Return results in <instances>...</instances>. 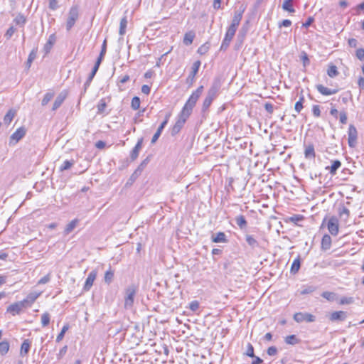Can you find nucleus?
Wrapping results in <instances>:
<instances>
[{"mask_svg": "<svg viewBox=\"0 0 364 364\" xmlns=\"http://www.w3.org/2000/svg\"><path fill=\"white\" fill-rule=\"evenodd\" d=\"M220 87V83L218 80H215L208 91L207 95L203 103V110L205 111L209 108L213 100L217 97Z\"/></svg>", "mask_w": 364, "mask_h": 364, "instance_id": "1", "label": "nucleus"}, {"mask_svg": "<svg viewBox=\"0 0 364 364\" xmlns=\"http://www.w3.org/2000/svg\"><path fill=\"white\" fill-rule=\"evenodd\" d=\"M138 291V287L135 284L129 285L124 290V307L131 309L134 302V297Z\"/></svg>", "mask_w": 364, "mask_h": 364, "instance_id": "2", "label": "nucleus"}, {"mask_svg": "<svg viewBox=\"0 0 364 364\" xmlns=\"http://www.w3.org/2000/svg\"><path fill=\"white\" fill-rule=\"evenodd\" d=\"M79 18V9L77 6H73L70 8L68 17L66 22V29L70 31L75 25L76 21Z\"/></svg>", "mask_w": 364, "mask_h": 364, "instance_id": "3", "label": "nucleus"}, {"mask_svg": "<svg viewBox=\"0 0 364 364\" xmlns=\"http://www.w3.org/2000/svg\"><path fill=\"white\" fill-rule=\"evenodd\" d=\"M188 117H189L184 115V114L181 112L179 113L178 119L171 130V134L172 136H175L180 132Z\"/></svg>", "mask_w": 364, "mask_h": 364, "instance_id": "4", "label": "nucleus"}, {"mask_svg": "<svg viewBox=\"0 0 364 364\" xmlns=\"http://www.w3.org/2000/svg\"><path fill=\"white\" fill-rule=\"evenodd\" d=\"M198 100V97H197L194 95L191 94V96L189 97L188 100L186 101V104L184 105L183 107L182 108L181 112L184 114V115L190 117V115L192 113L193 109L195 107Z\"/></svg>", "mask_w": 364, "mask_h": 364, "instance_id": "5", "label": "nucleus"}, {"mask_svg": "<svg viewBox=\"0 0 364 364\" xmlns=\"http://www.w3.org/2000/svg\"><path fill=\"white\" fill-rule=\"evenodd\" d=\"M294 319L297 323H301L303 321L314 322L315 321V316L309 313L298 312L294 315Z\"/></svg>", "mask_w": 364, "mask_h": 364, "instance_id": "6", "label": "nucleus"}, {"mask_svg": "<svg viewBox=\"0 0 364 364\" xmlns=\"http://www.w3.org/2000/svg\"><path fill=\"white\" fill-rule=\"evenodd\" d=\"M348 142L350 147H354L357 142L358 132L356 128L350 124L348 132Z\"/></svg>", "mask_w": 364, "mask_h": 364, "instance_id": "7", "label": "nucleus"}, {"mask_svg": "<svg viewBox=\"0 0 364 364\" xmlns=\"http://www.w3.org/2000/svg\"><path fill=\"white\" fill-rule=\"evenodd\" d=\"M338 227L339 225L338 219L336 217H331L327 223V228L329 232L333 236L337 235L339 230Z\"/></svg>", "mask_w": 364, "mask_h": 364, "instance_id": "8", "label": "nucleus"}, {"mask_svg": "<svg viewBox=\"0 0 364 364\" xmlns=\"http://www.w3.org/2000/svg\"><path fill=\"white\" fill-rule=\"evenodd\" d=\"M24 303L21 301L18 302L14 303L7 307V312L11 314L13 316L19 314L23 308H26Z\"/></svg>", "mask_w": 364, "mask_h": 364, "instance_id": "9", "label": "nucleus"}, {"mask_svg": "<svg viewBox=\"0 0 364 364\" xmlns=\"http://www.w3.org/2000/svg\"><path fill=\"white\" fill-rule=\"evenodd\" d=\"M97 272L96 270H92L89 273L83 287V290L85 291H88L91 289L97 277Z\"/></svg>", "mask_w": 364, "mask_h": 364, "instance_id": "10", "label": "nucleus"}, {"mask_svg": "<svg viewBox=\"0 0 364 364\" xmlns=\"http://www.w3.org/2000/svg\"><path fill=\"white\" fill-rule=\"evenodd\" d=\"M245 8H242L240 10L236 11L235 12L234 16L232 18V22H231V24L230 25V26L237 29V27L242 20V14L245 11Z\"/></svg>", "mask_w": 364, "mask_h": 364, "instance_id": "11", "label": "nucleus"}, {"mask_svg": "<svg viewBox=\"0 0 364 364\" xmlns=\"http://www.w3.org/2000/svg\"><path fill=\"white\" fill-rule=\"evenodd\" d=\"M200 64H201V63L200 60H196V62L193 63L192 68H191V71L188 77H187L188 82H190L191 84L193 83V82L195 80V77L198 72Z\"/></svg>", "mask_w": 364, "mask_h": 364, "instance_id": "12", "label": "nucleus"}, {"mask_svg": "<svg viewBox=\"0 0 364 364\" xmlns=\"http://www.w3.org/2000/svg\"><path fill=\"white\" fill-rule=\"evenodd\" d=\"M26 129L23 127L18 128L10 136L11 141H15L17 143L21 140L26 134Z\"/></svg>", "mask_w": 364, "mask_h": 364, "instance_id": "13", "label": "nucleus"}, {"mask_svg": "<svg viewBox=\"0 0 364 364\" xmlns=\"http://www.w3.org/2000/svg\"><path fill=\"white\" fill-rule=\"evenodd\" d=\"M348 317V313L343 311H334L330 316L331 321H343Z\"/></svg>", "mask_w": 364, "mask_h": 364, "instance_id": "14", "label": "nucleus"}, {"mask_svg": "<svg viewBox=\"0 0 364 364\" xmlns=\"http://www.w3.org/2000/svg\"><path fill=\"white\" fill-rule=\"evenodd\" d=\"M67 95H68L67 91L63 90L57 96V97L55 98V102L53 105V107H52L53 111H55L57 109H58L61 106V105L63 104V102L67 97Z\"/></svg>", "mask_w": 364, "mask_h": 364, "instance_id": "15", "label": "nucleus"}, {"mask_svg": "<svg viewBox=\"0 0 364 364\" xmlns=\"http://www.w3.org/2000/svg\"><path fill=\"white\" fill-rule=\"evenodd\" d=\"M316 89L321 95L325 96L331 95L333 94H336L338 92V90L336 89H329L328 87H326L323 85H317Z\"/></svg>", "mask_w": 364, "mask_h": 364, "instance_id": "16", "label": "nucleus"}, {"mask_svg": "<svg viewBox=\"0 0 364 364\" xmlns=\"http://www.w3.org/2000/svg\"><path fill=\"white\" fill-rule=\"evenodd\" d=\"M41 295V293L31 292L26 296V299L22 300L26 306H30Z\"/></svg>", "mask_w": 364, "mask_h": 364, "instance_id": "17", "label": "nucleus"}, {"mask_svg": "<svg viewBox=\"0 0 364 364\" xmlns=\"http://www.w3.org/2000/svg\"><path fill=\"white\" fill-rule=\"evenodd\" d=\"M142 143H143V138L139 139L136 144L133 148V149L130 154V157H131L132 160L134 161L138 157L139 151L142 146Z\"/></svg>", "mask_w": 364, "mask_h": 364, "instance_id": "18", "label": "nucleus"}, {"mask_svg": "<svg viewBox=\"0 0 364 364\" xmlns=\"http://www.w3.org/2000/svg\"><path fill=\"white\" fill-rule=\"evenodd\" d=\"M56 41V36L55 33H53L50 35L48 40L47 43L44 46V50L46 53H48L50 52V49L52 48L53 46Z\"/></svg>", "mask_w": 364, "mask_h": 364, "instance_id": "19", "label": "nucleus"}, {"mask_svg": "<svg viewBox=\"0 0 364 364\" xmlns=\"http://www.w3.org/2000/svg\"><path fill=\"white\" fill-rule=\"evenodd\" d=\"M195 36L196 34L194 31H190L188 32H186L184 35L183 43L186 46H190L193 43Z\"/></svg>", "mask_w": 364, "mask_h": 364, "instance_id": "20", "label": "nucleus"}, {"mask_svg": "<svg viewBox=\"0 0 364 364\" xmlns=\"http://www.w3.org/2000/svg\"><path fill=\"white\" fill-rule=\"evenodd\" d=\"M212 241L215 243L227 242L228 239L226 235L223 232H218L215 236H212Z\"/></svg>", "mask_w": 364, "mask_h": 364, "instance_id": "21", "label": "nucleus"}, {"mask_svg": "<svg viewBox=\"0 0 364 364\" xmlns=\"http://www.w3.org/2000/svg\"><path fill=\"white\" fill-rule=\"evenodd\" d=\"M331 246V237L328 235H324L321 240V248L323 250H329Z\"/></svg>", "mask_w": 364, "mask_h": 364, "instance_id": "22", "label": "nucleus"}, {"mask_svg": "<svg viewBox=\"0 0 364 364\" xmlns=\"http://www.w3.org/2000/svg\"><path fill=\"white\" fill-rule=\"evenodd\" d=\"M304 156L306 159H314L315 158V151L314 146L313 144H309L305 148Z\"/></svg>", "mask_w": 364, "mask_h": 364, "instance_id": "23", "label": "nucleus"}, {"mask_svg": "<svg viewBox=\"0 0 364 364\" xmlns=\"http://www.w3.org/2000/svg\"><path fill=\"white\" fill-rule=\"evenodd\" d=\"M301 266V259L300 257L298 256L295 258L291 264L290 272L291 274H295L299 270Z\"/></svg>", "mask_w": 364, "mask_h": 364, "instance_id": "24", "label": "nucleus"}, {"mask_svg": "<svg viewBox=\"0 0 364 364\" xmlns=\"http://www.w3.org/2000/svg\"><path fill=\"white\" fill-rule=\"evenodd\" d=\"M16 114V110L11 109H9L4 117V122L5 124L9 125Z\"/></svg>", "mask_w": 364, "mask_h": 364, "instance_id": "25", "label": "nucleus"}, {"mask_svg": "<svg viewBox=\"0 0 364 364\" xmlns=\"http://www.w3.org/2000/svg\"><path fill=\"white\" fill-rule=\"evenodd\" d=\"M235 222L241 230H245L247 228V222L244 215H240L235 218Z\"/></svg>", "mask_w": 364, "mask_h": 364, "instance_id": "26", "label": "nucleus"}, {"mask_svg": "<svg viewBox=\"0 0 364 364\" xmlns=\"http://www.w3.org/2000/svg\"><path fill=\"white\" fill-rule=\"evenodd\" d=\"M114 272L112 269V267H109V269L107 271H106V272L105 274V277H104L105 282L107 284H111L114 279Z\"/></svg>", "mask_w": 364, "mask_h": 364, "instance_id": "27", "label": "nucleus"}, {"mask_svg": "<svg viewBox=\"0 0 364 364\" xmlns=\"http://www.w3.org/2000/svg\"><path fill=\"white\" fill-rule=\"evenodd\" d=\"M341 166V162L339 160H335L333 161L332 165L331 166H327L326 169L329 170L330 173L334 175Z\"/></svg>", "mask_w": 364, "mask_h": 364, "instance_id": "28", "label": "nucleus"}, {"mask_svg": "<svg viewBox=\"0 0 364 364\" xmlns=\"http://www.w3.org/2000/svg\"><path fill=\"white\" fill-rule=\"evenodd\" d=\"M78 223L79 220L77 219H74L72 221H70L65 228V235H68L70 232H71L75 228Z\"/></svg>", "mask_w": 364, "mask_h": 364, "instance_id": "29", "label": "nucleus"}, {"mask_svg": "<svg viewBox=\"0 0 364 364\" xmlns=\"http://www.w3.org/2000/svg\"><path fill=\"white\" fill-rule=\"evenodd\" d=\"M127 23H128L127 17L125 16L120 21L119 29V33L120 36H123L125 34Z\"/></svg>", "mask_w": 364, "mask_h": 364, "instance_id": "30", "label": "nucleus"}, {"mask_svg": "<svg viewBox=\"0 0 364 364\" xmlns=\"http://www.w3.org/2000/svg\"><path fill=\"white\" fill-rule=\"evenodd\" d=\"M282 9L290 13H294L295 9L293 6V0H284L282 4Z\"/></svg>", "mask_w": 364, "mask_h": 364, "instance_id": "31", "label": "nucleus"}, {"mask_svg": "<svg viewBox=\"0 0 364 364\" xmlns=\"http://www.w3.org/2000/svg\"><path fill=\"white\" fill-rule=\"evenodd\" d=\"M338 214L341 218L346 220L349 217L350 211L346 207L341 205L338 208Z\"/></svg>", "mask_w": 364, "mask_h": 364, "instance_id": "32", "label": "nucleus"}, {"mask_svg": "<svg viewBox=\"0 0 364 364\" xmlns=\"http://www.w3.org/2000/svg\"><path fill=\"white\" fill-rule=\"evenodd\" d=\"M245 240L252 248H255L259 246L258 242L252 235L247 234L245 235Z\"/></svg>", "mask_w": 364, "mask_h": 364, "instance_id": "33", "label": "nucleus"}, {"mask_svg": "<svg viewBox=\"0 0 364 364\" xmlns=\"http://www.w3.org/2000/svg\"><path fill=\"white\" fill-rule=\"evenodd\" d=\"M98 70L95 68H92V72L90 73V75L88 76L87 80L85 81L84 84V92H86L87 89L89 87L93 77H95L96 73Z\"/></svg>", "mask_w": 364, "mask_h": 364, "instance_id": "34", "label": "nucleus"}, {"mask_svg": "<svg viewBox=\"0 0 364 364\" xmlns=\"http://www.w3.org/2000/svg\"><path fill=\"white\" fill-rule=\"evenodd\" d=\"M166 126L164 125V123H161L160 124V126L158 127L157 129V131L156 132V133L154 134V136H152V139H151V144H154L157 140L159 138L163 129H164Z\"/></svg>", "mask_w": 364, "mask_h": 364, "instance_id": "35", "label": "nucleus"}, {"mask_svg": "<svg viewBox=\"0 0 364 364\" xmlns=\"http://www.w3.org/2000/svg\"><path fill=\"white\" fill-rule=\"evenodd\" d=\"M285 343L289 345H296L299 343V339L295 335H290L285 337Z\"/></svg>", "mask_w": 364, "mask_h": 364, "instance_id": "36", "label": "nucleus"}, {"mask_svg": "<svg viewBox=\"0 0 364 364\" xmlns=\"http://www.w3.org/2000/svg\"><path fill=\"white\" fill-rule=\"evenodd\" d=\"M30 346H31L30 341L28 339L25 340L22 343L21 346V354L26 355L29 351Z\"/></svg>", "mask_w": 364, "mask_h": 364, "instance_id": "37", "label": "nucleus"}, {"mask_svg": "<svg viewBox=\"0 0 364 364\" xmlns=\"http://www.w3.org/2000/svg\"><path fill=\"white\" fill-rule=\"evenodd\" d=\"M9 350V343L7 341L0 342V353L4 355H6Z\"/></svg>", "mask_w": 364, "mask_h": 364, "instance_id": "38", "label": "nucleus"}, {"mask_svg": "<svg viewBox=\"0 0 364 364\" xmlns=\"http://www.w3.org/2000/svg\"><path fill=\"white\" fill-rule=\"evenodd\" d=\"M75 164V161L72 160H65L63 164L60 167V171H63L65 170H68L71 168V166Z\"/></svg>", "mask_w": 364, "mask_h": 364, "instance_id": "39", "label": "nucleus"}, {"mask_svg": "<svg viewBox=\"0 0 364 364\" xmlns=\"http://www.w3.org/2000/svg\"><path fill=\"white\" fill-rule=\"evenodd\" d=\"M321 296L322 297H323L324 299H326V300L329 301H333L336 298V294L333 292H331V291H323L322 294H321Z\"/></svg>", "mask_w": 364, "mask_h": 364, "instance_id": "40", "label": "nucleus"}, {"mask_svg": "<svg viewBox=\"0 0 364 364\" xmlns=\"http://www.w3.org/2000/svg\"><path fill=\"white\" fill-rule=\"evenodd\" d=\"M327 74L331 77H334L338 75V72L336 65H330L327 70Z\"/></svg>", "mask_w": 364, "mask_h": 364, "instance_id": "41", "label": "nucleus"}, {"mask_svg": "<svg viewBox=\"0 0 364 364\" xmlns=\"http://www.w3.org/2000/svg\"><path fill=\"white\" fill-rule=\"evenodd\" d=\"M53 96H54V92H47L44 95V97L42 100L41 105L43 106L46 105L50 101V100L53 97Z\"/></svg>", "mask_w": 364, "mask_h": 364, "instance_id": "42", "label": "nucleus"}, {"mask_svg": "<svg viewBox=\"0 0 364 364\" xmlns=\"http://www.w3.org/2000/svg\"><path fill=\"white\" fill-rule=\"evenodd\" d=\"M14 21L17 25L23 26L25 24L26 21V19L25 16L23 14H19L14 18Z\"/></svg>", "mask_w": 364, "mask_h": 364, "instance_id": "43", "label": "nucleus"}, {"mask_svg": "<svg viewBox=\"0 0 364 364\" xmlns=\"http://www.w3.org/2000/svg\"><path fill=\"white\" fill-rule=\"evenodd\" d=\"M50 323V314L45 312L41 316V324L43 327L47 326Z\"/></svg>", "mask_w": 364, "mask_h": 364, "instance_id": "44", "label": "nucleus"}, {"mask_svg": "<svg viewBox=\"0 0 364 364\" xmlns=\"http://www.w3.org/2000/svg\"><path fill=\"white\" fill-rule=\"evenodd\" d=\"M139 107H140V99H139V97L135 96L132 100L131 107L134 110H136L139 108Z\"/></svg>", "mask_w": 364, "mask_h": 364, "instance_id": "45", "label": "nucleus"}, {"mask_svg": "<svg viewBox=\"0 0 364 364\" xmlns=\"http://www.w3.org/2000/svg\"><path fill=\"white\" fill-rule=\"evenodd\" d=\"M245 355L251 358L256 357L254 353V348L250 343H248L247 345V350L245 353Z\"/></svg>", "mask_w": 364, "mask_h": 364, "instance_id": "46", "label": "nucleus"}, {"mask_svg": "<svg viewBox=\"0 0 364 364\" xmlns=\"http://www.w3.org/2000/svg\"><path fill=\"white\" fill-rule=\"evenodd\" d=\"M106 107H107V103L105 102V100L101 99L97 106L98 113L104 112Z\"/></svg>", "mask_w": 364, "mask_h": 364, "instance_id": "47", "label": "nucleus"}, {"mask_svg": "<svg viewBox=\"0 0 364 364\" xmlns=\"http://www.w3.org/2000/svg\"><path fill=\"white\" fill-rule=\"evenodd\" d=\"M303 101H304V97H301L299 100L296 102L294 106V109L297 113H299L301 110L303 109Z\"/></svg>", "mask_w": 364, "mask_h": 364, "instance_id": "48", "label": "nucleus"}, {"mask_svg": "<svg viewBox=\"0 0 364 364\" xmlns=\"http://www.w3.org/2000/svg\"><path fill=\"white\" fill-rule=\"evenodd\" d=\"M36 53H37V51L35 50H33L29 55H28V60H27V66L28 68H30L31 66V63L34 60V59L36 58Z\"/></svg>", "mask_w": 364, "mask_h": 364, "instance_id": "49", "label": "nucleus"}, {"mask_svg": "<svg viewBox=\"0 0 364 364\" xmlns=\"http://www.w3.org/2000/svg\"><path fill=\"white\" fill-rule=\"evenodd\" d=\"M316 290V287L314 286H308L303 288L301 291V294H308L314 292Z\"/></svg>", "mask_w": 364, "mask_h": 364, "instance_id": "50", "label": "nucleus"}, {"mask_svg": "<svg viewBox=\"0 0 364 364\" xmlns=\"http://www.w3.org/2000/svg\"><path fill=\"white\" fill-rule=\"evenodd\" d=\"M236 31H237V28H232L231 26H229L228 28V30L226 31V33L225 35V36H227L228 38H233L235 33H236Z\"/></svg>", "mask_w": 364, "mask_h": 364, "instance_id": "51", "label": "nucleus"}, {"mask_svg": "<svg viewBox=\"0 0 364 364\" xmlns=\"http://www.w3.org/2000/svg\"><path fill=\"white\" fill-rule=\"evenodd\" d=\"M68 329V326H64L61 330V331L60 332V333L57 336V338H56V342H60L64 337V335H65V333L66 332V331Z\"/></svg>", "mask_w": 364, "mask_h": 364, "instance_id": "52", "label": "nucleus"}, {"mask_svg": "<svg viewBox=\"0 0 364 364\" xmlns=\"http://www.w3.org/2000/svg\"><path fill=\"white\" fill-rule=\"evenodd\" d=\"M301 59L302 60L303 65L304 67H306L308 65H309L310 60L308 58L307 54L305 52H302L301 55Z\"/></svg>", "mask_w": 364, "mask_h": 364, "instance_id": "53", "label": "nucleus"}, {"mask_svg": "<svg viewBox=\"0 0 364 364\" xmlns=\"http://www.w3.org/2000/svg\"><path fill=\"white\" fill-rule=\"evenodd\" d=\"M209 49V46L207 44H203L198 49V53L200 55L205 54Z\"/></svg>", "mask_w": 364, "mask_h": 364, "instance_id": "54", "label": "nucleus"}, {"mask_svg": "<svg viewBox=\"0 0 364 364\" xmlns=\"http://www.w3.org/2000/svg\"><path fill=\"white\" fill-rule=\"evenodd\" d=\"M312 112H313V114L316 117H318L321 116V110H320V107L317 105H313L312 107Z\"/></svg>", "mask_w": 364, "mask_h": 364, "instance_id": "55", "label": "nucleus"}, {"mask_svg": "<svg viewBox=\"0 0 364 364\" xmlns=\"http://www.w3.org/2000/svg\"><path fill=\"white\" fill-rule=\"evenodd\" d=\"M105 55V53L100 52V55H99V57H98V58H97V61H96L93 68H95L97 70L99 69L100 65V63H101V62L102 60V58H103Z\"/></svg>", "mask_w": 364, "mask_h": 364, "instance_id": "56", "label": "nucleus"}, {"mask_svg": "<svg viewBox=\"0 0 364 364\" xmlns=\"http://www.w3.org/2000/svg\"><path fill=\"white\" fill-rule=\"evenodd\" d=\"M105 55V53L100 52V55H99V57H98V58H97V61H96L93 68H95L97 70L99 69L100 65V63H101V62L102 60V58H103Z\"/></svg>", "mask_w": 364, "mask_h": 364, "instance_id": "57", "label": "nucleus"}, {"mask_svg": "<svg viewBox=\"0 0 364 364\" xmlns=\"http://www.w3.org/2000/svg\"><path fill=\"white\" fill-rule=\"evenodd\" d=\"M105 55V53L100 52V55H99V57H98V58H97V61H96L93 68H95L97 70L99 69L100 65V63H101V62L102 60V58H103Z\"/></svg>", "mask_w": 364, "mask_h": 364, "instance_id": "58", "label": "nucleus"}, {"mask_svg": "<svg viewBox=\"0 0 364 364\" xmlns=\"http://www.w3.org/2000/svg\"><path fill=\"white\" fill-rule=\"evenodd\" d=\"M105 55V53L100 52V55H99V57H98V58H97V61H96L93 68H95L97 70L99 69L100 65V63H101V62L102 60V58H103Z\"/></svg>", "mask_w": 364, "mask_h": 364, "instance_id": "59", "label": "nucleus"}, {"mask_svg": "<svg viewBox=\"0 0 364 364\" xmlns=\"http://www.w3.org/2000/svg\"><path fill=\"white\" fill-rule=\"evenodd\" d=\"M16 28H14L13 26H11L6 32L5 37L7 39H9L15 33Z\"/></svg>", "mask_w": 364, "mask_h": 364, "instance_id": "60", "label": "nucleus"}, {"mask_svg": "<svg viewBox=\"0 0 364 364\" xmlns=\"http://www.w3.org/2000/svg\"><path fill=\"white\" fill-rule=\"evenodd\" d=\"M58 8V0H50L49 1V9L55 11Z\"/></svg>", "mask_w": 364, "mask_h": 364, "instance_id": "61", "label": "nucleus"}, {"mask_svg": "<svg viewBox=\"0 0 364 364\" xmlns=\"http://www.w3.org/2000/svg\"><path fill=\"white\" fill-rule=\"evenodd\" d=\"M267 353L270 356H274L277 353V349L275 346L269 347Z\"/></svg>", "mask_w": 364, "mask_h": 364, "instance_id": "62", "label": "nucleus"}, {"mask_svg": "<svg viewBox=\"0 0 364 364\" xmlns=\"http://www.w3.org/2000/svg\"><path fill=\"white\" fill-rule=\"evenodd\" d=\"M190 309L193 311H196L199 308V303L197 301H193L190 303L189 305Z\"/></svg>", "mask_w": 364, "mask_h": 364, "instance_id": "63", "label": "nucleus"}, {"mask_svg": "<svg viewBox=\"0 0 364 364\" xmlns=\"http://www.w3.org/2000/svg\"><path fill=\"white\" fill-rule=\"evenodd\" d=\"M356 57L360 60H363L364 59V49L363 48H359L356 50Z\"/></svg>", "mask_w": 364, "mask_h": 364, "instance_id": "64", "label": "nucleus"}]
</instances>
